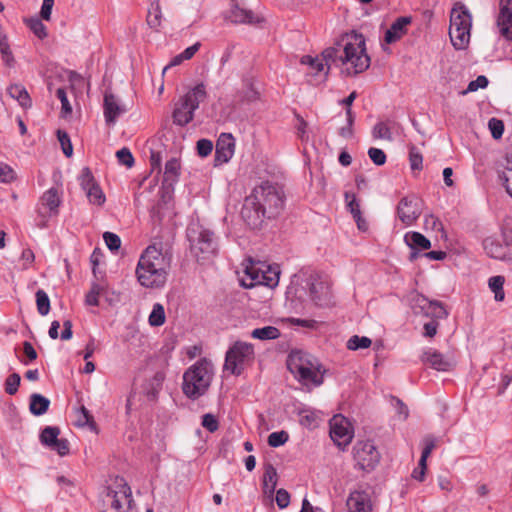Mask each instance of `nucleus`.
<instances>
[{
	"instance_id": "473e14b6",
	"label": "nucleus",
	"mask_w": 512,
	"mask_h": 512,
	"mask_svg": "<svg viewBox=\"0 0 512 512\" xmlns=\"http://www.w3.org/2000/svg\"><path fill=\"white\" fill-rule=\"evenodd\" d=\"M280 335V330L274 326L256 328L251 332V336L259 340H274L279 338Z\"/></svg>"
},
{
	"instance_id": "c756f323",
	"label": "nucleus",
	"mask_w": 512,
	"mask_h": 512,
	"mask_svg": "<svg viewBox=\"0 0 512 512\" xmlns=\"http://www.w3.org/2000/svg\"><path fill=\"white\" fill-rule=\"evenodd\" d=\"M50 406V400L40 394L30 396L29 409L33 415L40 416L47 412Z\"/></svg>"
},
{
	"instance_id": "c9c22d12",
	"label": "nucleus",
	"mask_w": 512,
	"mask_h": 512,
	"mask_svg": "<svg viewBox=\"0 0 512 512\" xmlns=\"http://www.w3.org/2000/svg\"><path fill=\"white\" fill-rule=\"evenodd\" d=\"M60 430L57 427L47 426L42 430L40 439L41 442L51 448L54 443L59 440Z\"/></svg>"
},
{
	"instance_id": "393cba45",
	"label": "nucleus",
	"mask_w": 512,
	"mask_h": 512,
	"mask_svg": "<svg viewBox=\"0 0 512 512\" xmlns=\"http://www.w3.org/2000/svg\"><path fill=\"white\" fill-rule=\"evenodd\" d=\"M412 22L410 16L397 18L385 33V42L392 44L401 39L407 33V26Z\"/></svg>"
},
{
	"instance_id": "69168bd1",
	"label": "nucleus",
	"mask_w": 512,
	"mask_h": 512,
	"mask_svg": "<svg viewBox=\"0 0 512 512\" xmlns=\"http://www.w3.org/2000/svg\"><path fill=\"white\" fill-rule=\"evenodd\" d=\"M50 449L56 451L60 456H64L69 453V443L66 439L59 438Z\"/></svg>"
},
{
	"instance_id": "58836bf2",
	"label": "nucleus",
	"mask_w": 512,
	"mask_h": 512,
	"mask_svg": "<svg viewBox=\"0 0 512 512\" xmlns=\"http://www.w3.org/2000/svg\"><path fill=\"white\" fill-rule=\"evenodd\" d=\"M36 304L38 313L45 316L50 311V300L47 293L44 290L39 289L36 292Z\"/></svg>"
},
{
	"instance_id": "b1692460",
	"label": "nucleus",
	"mask_w": 512,
	"mask_h": 512,
	"mask_svg": "<svg viewBox=\"0 0 512 512\" xmlns=\"http://www.w3.org/2000/svg\"><path fill=\"white\" fill-rule=\"evenodd\" d=\"M346 505L349 512H372L370 496L364 491L350 493Z\"/></svg>"
},
{
	"instance_id": "0e129e2a",
	"label": "nucleus",
	"mask_w": 512,
	"mask_h": 512,
	"mask_svg": "<svg viewBox=\"0 0 512 512\" xmlns=\"http://www.w3.org/2000/svg\"><path fill=\"white\" fill-rule=\"evenodd\" d=\"M276 503L280 509L286 508L290 503V495L285 489L276 492Z\"/></svg>"
},
{
	"instance_id": "c85d7f7f",
	"label": "nucleus",
	"mask_w": 512,
	"mask_h": 512,
	"mask_svg": "<svg viewBox=\"0 0 512 512\" xmlns=\"http://www.w3.org/2000/svg\"><path fill=\"white\" fill-rule=\"evenodd\" d=\"M404 241L411 248V250H428L431 247L430 240L419 232L413 231L406 233L404 236Z\"/></svg>"
},
{
	"instance_id": "4d7b16f0",
	"label": "nucleus",
	"mask_w": 512,
	"mask_h": 512,
	"mask_svg": "<svg viewBox=\"0 0 512 512\" xmlns=\"http://www.w3.org/2000/svg\"><path fill=\"white\" fill-rule=\"evenodd\" d=\"M103 239L107 245V247L111 251H117L121 246V239L120 237L112 232H105L103 234Z\"/></svg>"
},
{
	"instance_id": "f704fd0d",
	"label": "nucleus",
	"mask_w": 512,
	"mask_h": 512,
	"mask_svg": "<svg viewBox=\"0 0 512 512\" xmlns=\"http://www.w3.org/2000/svg\"><path fill=\"white\" fill-rule=\"evenodd\" d=\"M165 310L162 304L155 303L149 315V324L154 327L161 326L165 323Z\"/></svg>"
},
{
	"instance_id": "864d4df0",
	"label": "nucleus",
	"mask_w": 512,
	"mask_h": 512,
	"mask_svg": "<svg viewBox=\"0 0 512 512\" xmlns=\"http://www.w3.org/2000/svg\"><path fill=\"white\" fill-rule=\"evenodd\" d=\"M488 127L494 139H500L504 132V123L497 118H491L488 122Z\"/></svg>"
},
{
	"instance_id": "4468645a",
	"label": "nucleus",
	"mask_w": 512,
	"mask_h": 512,
	"mask_svg": "<svg viewBox=\"0 0 512 512\" xmlns=\"http://www.w3.org/2000/svg\"><path fill=\"white\" fill-rule=\"evenodd\" d=\"M330 437L340 448H345L353 438V429L349 420L343 415H334L330 422Z\"/></svg>"
},
{
	"instance_id": "6e6552de",
	"label": "nucleus",
	"mask_w": 512,
	"mask_h": 512,
	"mask_svg": "<svg viewBox=\"0 0 512 512\" xmlns=\"http://www.w3.org/2000/svg\"><path fill=\"white\" fill-rule=\"evenodd\" d=\"M482 246L490 258L501 261L512 260V230L503 228L499 235L486 237Z\"/></svg>"
},
{
	"instance_id": "37998d69",
	"label": "nucleus",
	"mask_w": 512,
	"mask_h": 512,
	"mask_svg": "<svg viewBox=\"0 0 512 512\" xmlns=\"http://www.w3.org/2000/svg\"><path fill=\"white\" fill-rule=\"evenodd\" d=\"M371 344H372V341L370 338L365 337V336L360 337L358 335H354L347 341V348L349 350H358V349L368 348L371 346Z\"/></svg>"
},
{
	"instance_id": "9d476101",
	"label": "nucleus",
	"mask_w": 512,
	"mask_h": 512,
	"mask_svg": "<svg viewBox=\"0 0 512 512\" xmlns=\"http://www.w3.org/2000/svg\"><path fill=\"white\" fill-rule=\"evenodd\" d=\"M254 349L251 344L236 342L227 352L224 363V372L239 375L244 369L245 363L253 358Z\"/></svg>"
},
{
	"instance_id": "774afa93",
	"label": "nucleus",
	"mask_w": 512,
	"mask_h": 512,
	"mask_svg": "<svg viewBox=\"0 0 512 512\" xmlns=\"http://www.w3.org/2000/svg\"><path fill=\"white\" fill-rule=\"evenodd\" d=\"M438 326H439V323L435 319H432L431 321L425 323L424 327H423L424 328L423 335L425 337H429V338L434 337L437 333Z\"/></svg>"
},
{
	"instance_id": "e433bc0d",
	"label": "nucleus",
	"mask_w": 512,
	"mask_h": 512,
	"mask_svg": "<svg viewBox=\"0 0 512 512\" xmlns=\"http://www.w3.org/2000/svg\"><path fill=\"white\" fill-rule=\"evenodd\" d=\"M180 171V162L176 158H171L165 164L164 178L165 181H175Z\"/></svg>"
},
{
	"instance_id": "6e6d98bb",
	"label": "nucleus",
	"mask_w": 512,
	"mask_h": 512,
	"mask_svg": "<svg viewBox=\"0 0 512 512\" xmlns=\"http://www.w3.org/2000/svg\"><path fill=\"white\" fill-rule=\"evenodd\" d=\"M56 96L61 102V113L63 116H67L72 113V107L68 101L67 94L64 88H58Z\"/></svg>"
},
{
	"instance_id": "6ab92c4d",
	"label": "nucleus",
	"mask_w": 512,
	"mask_h": 512,
	"mask_svg": "<svg viewBox=\"0 0 512 512\" xmlns=\"http://www.w3.org/2000/svg\"><path fill=\"white\" fill-rule=\"evenodd\" d=\"M226 19L235 24H259L263 21V18L252 10L241 7L235 0H232L231 9Z\"/></svg>"
},
{
	"instance_id": "a19ab883",
	"label": "nucleus",
	"mask_w": 512,
	"mask_h": 512,
	"mask_svg": "<svg viewBox=\"0 0 512 512\" xmlns=\"http://www.w3.org/2000/svg\"><path fill=\"white\" fill-rule=\"evenodd\" d=\"M424 444L425 446L420 457V466L422 470L427 469V459L431 455L434 448L436 447L435 439L432 437H426L424 439ZM421 474H423V471H421Z\"/></svg>"
},
{
	"instance_id": "79ce46f5",
	"label": "nucleus",
	"mask_w": 512,
	"mask_h": 512,
	"mask_svg": "<svg viewBox=\"0 0 512 512\" xmlns=\"http://www.w3.org/2000/svg\"><path fill=\"white\" fill-rule=\"evenodd\" d=\"M162 13L159 8V5L152 4L151 8L148 11L147 15V24L153 28L157 29L161 25Z\"/></svg>"
},
{
	"instance_id": "8fccbe9b",
	"label": "nucleus",
	"mask_w": 512,
	"mask_h": 512,
	"mask_svg": "<svg viewBox=\"0 0 512 512\" xmlns=\"http://www.w3.org/2000/svg\"><path fill=\"white\" fill-rule=\"evenodd\" d=\"M16 178L17 174L11 166L5 163L0 164V182L12 183Z\"/></svg>"
},
{
	"instance_id": "ea45409f",
	"label": "nucleus",
	"mask_w": 512,
	"mask_h": 512,
	"mask_svg": "<svg viewBox=\"0 0 512 512\" xmlns=\"http://www.w3.org/2000/svg\"><path fill=\"white\" fill-rule=\"evenodd\" d=\"M85 193L89 202L94 205L101 206L106 200L105 195L98 184L92 186L90 189L85 191Z\"/></svg>"
},
{
	"instance_id": "603ef678",
	"label": "nucleus",
	"mask_w": 512,
	"mask_h": 512,
	"mask_svg": "<svg viewBox=\"0 0 512 512\" xmlns=\"http://www.w3.org/2000/svg\"><path fill=\"white\" fill-rule=\"evenodd\" d=\"M57 138H58V140H59V142L61 144L63 153L67 157H70L72 155V153H73V147H72V144H71V141H70L68 133L63 131V130H58L57 131Z\"/></svg>"
},
{
	"instance_id": "bb28decb",
	"label": "nucleus",
	"mask_w": 512,
	"mask_h": 512,
	"mask_svg": "<svg viewBox=\"0 0 512 512\" xmlns=\"http://www.w3.org/2000/svg\"><path fill=\"white\" fill-rule=\"evenodd\" d=\"M74 425L80 428H88L91 431L96 430L94 418L84 405H81L75 410Z\"/></svg>"
},
{
	"instance_id": "a878e982",
	"label": "nucleus",
	"mask_w": 512,
	"mask_h": 512,
	"mask_svg": "<svg viewBox=\"0 0 512 512\" xmlns=\"http://www.w3.org/2000/svg\"><path fill=\"white\" fill-rule=\"evenodd\" d=\"M277 471L272 465H268L265 468L263 474V495L272 503L273 494L277 486Z\"/></svg>"
},
{
	"instance_id": "09e8293b",
	"label": "nucleus",
	"mask_w": 512,
	"mask_h": 512,
	"mask_svg": "<svg viewBox=\"0 0 512 512\" xmlns=\"http://www.w3.org/2000/svg\"><path fill=\"white\" fill-rule=\"evenodd\" d=\"M0 53L2 55V59L5 65L12 66V64L14 63V57L10 50L7 36H5V38L0 39Z\"/></svg>"
},
{
	"instance_id": "a18cd8bd",
	"label": "nucleus",
	"mask_w": 512,
	"mask_h": 512,
	"mask_svg": "<svg viewBox=\"0 0 512 512\" xmlns=\"http://www.w3.org/2000/svg\"><path fill=\"white\" fill-rule=\"evenodd\" d=\"M79 181L84 191H87L92 186H95L97 184L89 167H84L82 169L81 174L79 176Z\"/></svg>"
},
{
	"instance_id": "f3484780",
	"label": "nucleus",
	"mask_w": 512,
	"mask_h": 512,
	"mask_svg": "<svg viewBox=\"0 0 512 512\" xmlns=\"http://www.w3.org/2000/svg\"><path fill=\"white\" fill-rule=\"evenodd\" d=\"M421 213V202L414 195L403 197L397 205V216L406 226L413 225Z\"/></svg>"
},
{
	"instance_id": "cd10ccee",
	"label": "nucleus",
	"mask_w": 512,
	"mask_h": 512,
	"mask_svg": "<svg viewBox=\"0 0 512 512\" xmlns=\"http://www.w3.org/2000/svg\"><path fill=\"white\" fill-rule=\"evenodd\" d=\"M322 422L320 412L310 409H303L299 412V423L306 429H316Z\"/></svg>"
},
{
	"instance_id": "bf43d9fd",
	"label": "nucleus",
	"mask_w": 512,
	"mask_h": 512,
	"mask_svg": "<svg viewBox=\"0 0 512 512\" xmlns=\"http://www.w3.org/2000/svg\"><path fill=\"white\" fill-rule=\"evenodd\" d=\"M196 148L199 156L206 157L211 154L213 150V143L208 139H200L197 141Z\"/></svg>"
},
{
	"instance_id": "1a4fd4ad",
	"label": "nucleus",
	"mask_w": 512,
	"mask_h": 512,
	"mask_svg": "<svg viewBox=\"0 0 512 512\" xmlns=\"http://www.w3.org/2000/svg\"><path fill=\"white\" fill-rule=\"evenodd\" d=\"M280 271L277 267L267 266L266 270L258 268L251 264L244 270V276L241 278V285L245 288H252L256 285H265L274 288L279 283Z\"/></svg>"
},
{
	"instance_id": "39448f33",
	"label": "nucleus",
	"mask_w": 512,
	"mask_h": 512,
	"mask_svg": "<svg viewBox=\"0 0 512 512\" xmlns=\"http://www.w3.org/2000/svg\"><path fill=\"white\" fill-rule=\"evenodd\" d=\"M472 16L467 7L457 2L450 13L449 37L456 50H465L470 43Z\"/></svg>"
},
{
	"instance_id": "4be33fe9",
	"label": "nucleus",
	"mask_w": 512,
	"mask_h": 512,
	"mask_svg": "<svg viewBox=\"0 0 512 512\" xmlns=\"http://www.w3.org/2000/svg\"><path fill=\"white\" fill-rule=\"evenodd\" d=\"M309 296L317 306L328 305L331 298L329 286L319 279L311 278L309 284Z\"/></svg>"
},
{
	"instance_id": "412c9836",
	"label": "nucleus",
	"mask_w": 512,
	"mask_h": 512,
	"mask_svg": "<svg viewBox=\"0 0 512 512\" xmlns=\"http://www.w3.org/2000/svg\"><path fill=\"white\" fill-rule=\"evenodd\" d=\"M126 112V108L119 99L111 92L104 94V117L108 125L115 124L117 118Z\"/></svg>"
},
{
	"instance_id": "72a5a7b5",
	"label": "nucleus",
	"mask_w": 512,
	"mask_h": 512,
	"mask_svg": "<svg viewBox=\"0 0 512 512\" xmlns=\"http://www.w3.org/2000/svg\"><path fill=\"white\" fill-rule=\"evenodd\" d=\"M505 278L503 276H493L489 279V288L494 292L496 301H503L505 298L504 286Z\"/></svg>"
},
{
	"instance_id": "4c0bfd02",
	"label": "nucleus",
	"mask_w": 512,
	"mask_h": 512,
	"mask_svg": "<svg viewBox=\"0 0 512 512\" xmlns=\"http://www.w3.org/2000/svg\"><path fill=\"white\" fill-rule=\"evenodd\" d=\"M105 285L103 283H93L90 291L86 295V304L91 306H98L99 296L104 292Z\"/></svg>"
},
{
	"instance_id": "423d86ee",
	"label": "nucleus",
	"mask_w": 512,
	"mask_h": 512,
	"mask_svg": "<svg viewBox=\"0 0 512 512\" xmlns=\"http://www.w3.org/2000/svg\"><path fill=\"white\" fill-rule=\"evenodd\" d=\"M207 93L203 83L197 84L189 90L176 103L173 110V122L179 126H185L194 118V111L201 102L206 99Z\"/></svg>"
},
{
	"instance_id": "7c9ffc66",
	"label": "nucleus",
	"mask_w": 512,
	"mask_h": 512,
	"mask_svg": "<svg viewBox=\"0 0 512 512\" xmlns=\"http://www.w3.org/2000/svg\"><path fill=\"white\" fill-rule=\"evenodd\" d=\"M8 94L18 101L23 108L31 106V98L27 90L20 84H13L8 88Z\"/></svg>"
},
{
	"instance_id": "5701e85b",
	"label": "nucleus",
	"mask_w": 512,
	"mask_h": 512,
	"mask_svg": "<svg viewBox=\"0 0 512 512\" xmlns=\"http://www.w3.org/2000/svg\"><path fill=\"white\" fill-rule=\"evenodd\" d=\"M423 360L433 369L438 371H448L455 364V361L452 357L443 355L442 353L433 349H429L424 353Z\"/></svg>"
},
{
	"instance_id": "9b49d317",
	"label": "nucleus",
	"mask_w": 512,
	"mask_h": 512,
	"mask_svg": "<svg viewBox=\"0 0 512 512\" xmlns=\"http://www.w3.org/2000/svg\"><path fill=\"white\" fill-rule=\"evenodd\" d=\"M61 202L57 188L52 187L42 194L36 208L37 215L40 218L39 227H46L48 219L58 214Z\"/></svg>"
},
{
	"instance_id": "f257e3e1",
	"label": "nucleus",
	"mask_w": 512,
	"mask_h": 512,
	"mask_svg": "<svg viewBox=\"0 0 512 512\" xmlns=\"http://www.w3.org/2000/svg\"><path fill=\"white\" fill-rule=\"evenodd\" d=\"M301 63L308 65L314 75L323 73V79H326L331 65L341 67L342 74L346 76H355L362 73L369 68L370 57L366 53L364 36L352 31L342 35L333 46L326 48L320 56H303Z\"/></svg>"
},
{
	"instance_id": "7ed1b4c3",
	"label": "nucleus",
	"mask_w": 512,
	"mask_h": 512,
	"mask_svg": "<svg viewBox=\"0 0 512 512\" xmlns=\"http://www.w3.org/2000/svg\"><path fill=\"white\" fill-rule=\"evenodd\" d=\"M171 268V255L163 253L155 245L148 246L138 261L136 276L146 288L163 287Z\"/></svg>"
},
{
	"instance_id": "052dcab7",
	"label": "nucleus",
	"mask_w": 512,
	"mask_h": 512,
	"mask_svg": "<svg viewBox=\"0 0 512 512\" xmlns=\"http://www.w3.org/2000/svg\"><path fill=\"white\" fill-rule=\"evenodd\" d=\"M184 394L191 398V399H197L201 395H203L208 386H182Z\"/></svg>"
},
{
	"instance_id": "3c124183",
	"label": "nucleus",
	"mask_w": 512,
	"mask_h": 512,
	"mask_svg": "<svg viewBox=\"0 0 512 512\" xmlns=\"http://www.w3.org/2000/svg\"><path fill=\"white\" fill-rule=\"evenodd\" d=\"M409 161L413 171H420L422 169L423 157L415 146H411L409 149Z\"/></svg>"
},
{
	"instance_id": "de8ad7c7",
	"label": "nucleus",
	"mask_w": 512,
	"mask_h": 512,
	"mask_svg": "<svg viewBox=\"0 0 512 512\" xmlns=\"http://www.w3.org/2000/svg\"><path fill=\"white\" fill-rule=\"evenodd\" d=\"M27 25L31 31L40 39L47 36L46 27L38 18H31L27 20Z\"/></svg>"
},
{
	"instance_id": "dca6fc26",
	"label": "nucleus",
	"mask_w": 512,
	"mask_h": 512,
	"mask_svg": "<svg viewBox=\"0 0 512 512\" xmlns=\"http://www.w3.org/2000/svg\"><path fill=\"white\" fill-rule=\"evenodd\" d=\"M212 376V363L207 359H201L184 373L183 384H210Z\"/></svg>"
},
{
	"instance_id": "5fc2aeb1",
	"label": "nucleus",
	"mask_w": 512,
	"mask_h": 512,
	"mask_svg": "<svg viewBox=\"0 0 512 512\" xmlns=\"http://www.w3.org/2000/svg\"><path fill=\"white\" fill-rule=\"evenodd\" d=\"M116 157L120 164L130 168L134 164V157L131 151L124 147L116 152Z\"/></svg>"
},
{
	"instance_id": "680f3d73",
	"label": "nucleus",
	"mask_w": 512,
	"mask_h": 512,
	"mask_svg": "<svg viewBox=\"0 0 512 512\" xmlns=\"http://www.w3.org/2000/svg\"><path fill=\"white\" fill-rule=\"evenodd\" d=\"M368 155L375 165L381 166L386 162V155L381 149L372 147L368 150Z\"/></svg>"
},
{
	"instance_id": "ddd939ff",
	"label": "nucleus",
	"mask_w": 512,
	"mask_h": 512,
	"mask_svg": "<svg viewBox=\"0 0 512 512\" xmlns=\"http://www.w3.org/2000/svg\"><path fill=\"white\" fill-rule=\"evenodd\" d=\"M353 457L360 469L370 471L380 460V454L371 441H358L353 447Z\"/></svg>"
},
{
	"instance_id": "e2e57ef3",
	"label": "nucleus",
	"mask_w": 512,
	"mask_h": 512,
	"mask_svg": "<svg viewBox=\"0 0 512 512\" xmlns=\"http://www.w3.org/2000/svg\"><path fill=\"white\" fill-rule=\"evenodd\" d=\"M488 83L489 82L487 77L484 75H480L475 80L471 81L468 84L467 90L464 91L463 93L465 94L467 92H474L477 91L479 88H486Z\"/></svg>"
},
{
	"instance_id": "20e7f679",
	"label": "nucleus",
	"mask_w": 512,
	"mask_h": 512,
	"mask_svg": "<svg viewBox=\"0 0 512 512\" xmlns=\"http://www.w3.org/2000/svg\"><path fill=\"white\" fill-rule=\"evenodd\" d=\"M287 368L298 381H308L311 384H322L330 372L315 356L301 350L290 352Z\"/></svg>"
},
{
	"instance_id": "a211bd4d",
	"label": "nucleus",
	"mask_w": 512,
	"mask_h": 512,
	"mask_svg": "<svg viewBox=\"0 0 512 512\" xmlns=\"http://www.w3.org/2000/svg\"><path fill=\"white\" fill-rule=\"evenodd\" d=\"M496 26L505 40L512 41V0H500Z\"/></svg>"
},
{
	"instance_id": "c03bdc74",
	"label": "nucleus",
	"mask_w": 512,
	"mask_h": 512,
	"mask_svg": "<svg viewBox=\"0 0 512 512\" xmlns=\"http://www.w3.org/2000/svg\"><path fill=\"white\" fill-rule=\"evenodd\" d=\"M289 440V434L286 431L272 432L268 436V445L271 447H279L284 445Z\"/></svg>"
},
{
	"instance_id": "13d9d810",
	"label": "nucleus",
	"mask_w": 512,
	"mask_h": 512,
	"mask_svg": "<svg viewBox=\"0 0 512 512\" xmlns=\"http://www.w3.org/2000/svg\"><path fill=\"white\" fill-rule=\"evenodd\" d=\"M201 424L211 433L217 431L219 428V422L217 418L211 413H207L202 416Z\"/></svg>"
},
{
	"instance_id": "0eeeda50",
	"label": "nucleus",
	"mask_w": 512,
	"mask_h": 512,
	"mask_svg": "<svg viewBox=\"0 0 512 512\" xmlns=\"http://www.w3.org/2000/svg\"><path fill=\"white\" fill-rule=\"evenodd\" d=\"M101 512H136L131 488L126 483L108 488L102 496Z\"/></svg>"
},
{
	"instance_id": "aec40b11",
	"label": "nucleus",
	"mask_w": 512,
	"mask_h": 512,
	"mask_svg": "<svg viewBox=\"0 0 512 512\" xmlns=\"http://www.w3.org/2000/svg\"><path fill=\"white\" fill-rule=\"evenodd\" d=\"M235 151V139L230 133H222L216 143L215 162L216 164L227 163Z\"/></svg>"
},
{
	"instance_id": "2f4dec72",
	"label": "nucleus",
	"mask_w": 512,
	"mask_h": 512,
	"mask_svg": "<svg viewBox=\"0 0 512 512\" xmlns=\"http://www.w3.org/2000/svg\"><path fill=\"white\" fill-rule=\"evenodd\" d=\"M499 178L503 182L507 193L512 197V153L505 157L503 170L499 173Z\"/></svg>"
},
{
	"instance_id": "f03ea898",
	"label": "nucleus",
	"mask_w": 512,
	"mask_h": 512,
	"mask_svg": "<svg viewBox=\"0 0 512 512\" xmlns=\"http://www.w3.org/2000/svg\"><path fill=\"white\" fill-rule=\"evenodd\" d=\"M284 204L285 193L282 187L277 183L262 181L244 199L241 217L251 229H260L266 219L280 215Z\"/></svg>"
},
{
	"instance_id": "f8f14e48",
	"label": "nucleus",
	"mask_w": 512,
	"mask_h": 512,
	"mask_svg": "<svg viewBox=\"0 0 512 512\" xmlns=\"http://www.w3.org/2000/svg\"><path fill=\"white\" fill-rule=\"evenodd\" d=\"M411 308L415 314L424 315L435 320L444 319L448 315L447 310L441 302L429 300L422 294H415L411 298Z\"/></svg>"
},
{
	"instance_id": "49530a36",
	"label": "nucleus",
	"mask_w": 512,
	"mask_h": 512,
	"mask_svg": "<svg viewBox=\"0 0 512 512\" xmlns=\"http://www.w3.org/2000/svg\"><path fill=\"white\" fill-rule=\"evenodd\" d=\"M372 135L375 139L391 140L392 134L390 128L384 122H378L372 130Z\"/></svg>"
},
{
	"instance_id": "2eb2a0df",
	"label": "nucleus",
	"mask_w": 512,
	"mask_h": 512,
	"mask_svg": "<svg viewBox=\"0 0 512 512\" xmlns=\"http://www.w3.org/2000/svg\"><path fill=\"white\" fill-rule=\"evenodd\" d=\"M191 251L198 261H205L216 252V242L213 232L202 229L197 237L190 240Z\"/></svg>"
},
{
	"instance_id": "338daca9",
	"label": "nucleus",
	"mask_w": 512,
	"mask_h": 512,
	"mask_svg": "<svg viewBox=\"0 0 512 512\" xmlns=\"http://www.w3.org/2000/svg\"><path fill=\"white\" fill-rule=\"evenodd\" d=\"M54 0H43L40 16L43 20L49 21L51 18Z\"/></svg>"
}]
</instances>
